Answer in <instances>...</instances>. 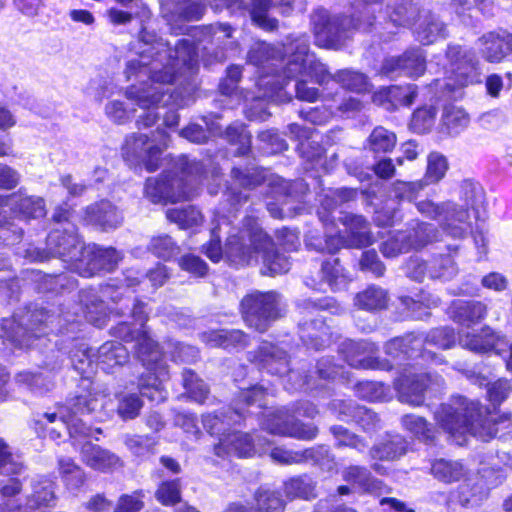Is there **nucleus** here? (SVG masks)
<instances>
[{"label":"nucleus","mask_w":512,"mask_h":512,"mask_svg":"<svg viewBox=\"0 0 512 512\" xmlns=\"http://www.w3.org/2000/svg\"><path fill=\"white\" fill-rule=\"evenodd\" d=\"M141 42L138 57L126 64L125 76L128 81L143 76H148V80L127 87L125 96L145 110L137 124L148 128L159 119L155 109L168 92L162 86L172 84L178 76L192 75L197 69V54L195 46L187 39L179 40L172 49L168 41L143 32Z\"/></svg>","instance_id":"obj_1"},{"label":"nucleus","mask_w":512,"mask_h":512,"mask_svg":"<svg viewBox=\"0 0 512 512\" xmlns=\"http://www.w3.org/2000/svg\"><path fill=\"white\" fill-rule=\"evenodd\" d=\"M352 17L331 16L324 9L312 15L315 42L318 46L339 49L356 30L368 31L376 20L375 13L394 26H405L415 21L417 7L411 0H354Z\"/></svg>","instance_id":"obj_2"},{"label":"nucleus","mask_w":512,"mask_h":512,"mask_svg":"<svg viewBox=\"0 0 512 512\" xmlns=\"http://www.w3.org/2000/svg\"><path fill=\"white\" fill-rule=\"evenodd\" d=\"M224 254L236 265H249L257 262L261 255L264 275L286 273L290 269L289 259L274 250L270 237L256 224L240 231L239 235H231L227 239Z\"/></svg>","instance_id":"obj_3"},{"label":"nucleus","mask_w":512,"mask_h":512,"mask_svg":"<svg viewBox=\"0 0 512 512\" xmlns=\"http://www.w3.org/2000/svg\"><path fill=\"white\" fill-rule=\"evenodd\" d=\"M290 53L286 67L284 69V78L279 75H265L260 77L258 86L264 89L262 97L276 102L288 100L283 91L286 85V78L306 75L315 79L322 85L334 80V75L329 73L325 65L318 61L314 54L309 53V45L306 37H301L291 42L285 49Z\"/></svg>","instance_id":"obj_4"},{"label":"nucleus","mask_w":512,"mask_h":512,"mask_svg":"<svg viewBox=\"0 0 512 512\" xmlns=\"http://www.w3.org/2000/svg\"><path fill=\"white\" fill-rule=\"evenodd\" d=\"M509 421V416L496 421L488 409L479 403L457 396L450 400V438L459 446L467 443L468 437L487 442L497 432L496 424Z\"/></svg>","instance_id":"obj_5"},{"label":"nucleus","mask_w":512,"mask_h":512,"mask_svg":"<svg viewBox=\"0 0 512 512\" xmlns=\"http://www.w3.org/2000/svg\"><path fill=\"white\" fill-rule=\"evenodd\" d=\"M176 167L181 176L169 174L146 181L145 195L151 202L176 203L190 200L198 194L197 181L193 176L200 172L201 165L181 156Z\"/></svg>","instance_id":"obj_6"},{"label":"nucleus","mask_w":512,"mask_h":512,"mask_svg":"<svg viewBox=\"0 0 512 512\" xmlns=\"http://www.w3.org/2000/svg\"><path fill=\"white\" fill-rule=\"evenodd\" d=\"M116 336L126 342L134 341L137 357L149 371H153V377H149L147 382L143 378L140 379L141 395L152 401H163L166 396L161 382L167 373L161 364L162 353L158 345L150 338L146 330L135 334L126 323H121L118 326Z\"/></svg>","instance_id":"obj_7"},{"label":"nucleus","mask_w":512,"mask_h":512,"mask_svg":"<svg viewBox=\"0 0 512 512\" xmlns=\"http://www.w3.org/2000/svg\"><path fill=\"white\" fill-rule=\"evenodd\" d=\"M450 236L463 237L472 227V217L478 220L485 210L486 194L473 179L456 181L450 199Z\"/></svg>","instance_id":"obj_8"},{"label":"nucleus","mask_w":512,"mask_h":512,"mask_svg":"<svg viewBox=\"0 0 512 512\" xmlns=\"http://www.w3.org/2000/svg\"><path fill=\"white\" fill-rule=\"evenodd\" d=\"M241 311L248 326L265 332L271 322L282 316L281 297L273 291H254L242 299Z\"/></svg>","instance_id":"obj_9"},{"label":"nucleus","mask_w":512,"mask_h":512,"mask_svg":"<svg viewBox=\"0 0 512 512\" xmlns=\"http://www.w3.org/2000/svg\"><path fill=\"white\" fill-rule=\"evenodd\" d=\"M72 408V406L59 405L57 406V411L55 412H45L35 415L32 420L34 430L39 436L46 437L48 434L52 439L61 437V431L58 430L57 427L68 430L71 437L90 436V427L82 425V428L79 429L78 423L71 422L69 409Z\"/></svg>","instance_id":"obj_10"},{"label":"nucleus","mask_w":512,"mask_h":512,"mask_svg":"<svg viewBox=\"0 0 512 512\" xmlns=\"http://www.w3.org/2000/svg\"><path fill=\"white\" fill-rule=\"evenodd\" d=\"M475 51L456 46L450 49V88H463L481 82V67Z\"/></svg>","instance_id":"obj_11"},{"label":"nucleus","mask_w":512,"mask_h":512,"mask_svg":"<svg viewBox=\"0 0 512 512\" xmlns=\"http://www.w3.org/2000/svg\"><path fill=\"white\" fill-rule=\"evenodd\" d=\"M436 382L437 379H433L428 373L405 372L395 382L398 399L402 403L420 406L424 403L425 392L436 391L437 388L440 387L444 389V384H438Z\"/></svg>","instance_id":"obj_12"},{"label":"nucleus","mask_w":512,"mask_h":512,"mask_svg":"<svg viewBox=\"0 0 512 512\" xmlns=\"http://www.w3.org/2000/svg\"><path fill=\"white\" fill-rule=\"evenodd\" d=\"M47 248L51 256L65 262L82 261L85 250L75 230L67 228H54L47 237Z\"/></svg>","instance_id":"obj_13"},{"label":"nucleus","mask_w":512,"mask_h":512,"mask_svg":"<svg viewBox=\"0 0 512 512\" xmlns=\"http://www.w3.org/2000/svg\"><path fill=\"white\" fill-rule=\"evenodd\" d=\"M376 347L366 341H346L342 345V352L348 364L358 369H390L391 366L374 357Z\"/></svg>","instance_id":"obj_14"},{"label":"nucleus","mask_w":512,"mask_h":512,"mask_svg":"<svg viewBox=\"0 0 512 512\" xmlns=\"http://www.w3.org/2000/svg\"><path fill=\"white\" fill-rule=\"evenodd\" d=\"M425 71V59L419 50L405 52L401 56H392L384 60L381 68L383 74L393 73L418 77Z\"/></svg>","instance_id":"obj_15"},{"label":"nucleus","mask_w":512,"mask_h":512,"mask_svg":"<svg viewBox=\"0 0 512 512\" xmlns=\"http://www.w3.org/2000/svg\"><path fill=\"white\" fill-rule=\"evenodd\" d=\"M459 345L477 353L498 350L505 343V337L489 326L483 327L477 333L461 331L458 333Z\"/></svg>","instance_id":"obj_16"},{"label":"nucleus","mask_w":512,"mask_h":512,"mask_svg":"<svg viewBox=\"0 0 512 512\" xmlns=\"http://www.w3.org/2000/svg\"><path fill=\"white\" fill-rule=\"evenodd\" d=\"M6 206L14 219L30 220L41 218L46 214L44 199L38 196L14 193L6 199Z\"/></svg>","instance_id":"obj_17"},{"label":"nucleus","mask_w":512,"mask_h":512,"mask_svg":"<svg viewBox=\"0 0 512 512\" xmlns=\"http://www.w3.org/2000/svg\"><path fill=\"white\" fill-rule=\"evenodd\" d=\"M251 361L268 369L272 374L282 376L289 372V361L286 351L270 342H262L258 349L253 352Z\"/></svg>","instance_id":"obj_18"},{"label":"nucleus","mask_w":512,"mask_h":512,"mask_svg":"<svg viewBox=\"0 0 512 512\" xmlns=\"http://www.w3.org/2000/svg\"><path fill=\"white\" fill-rule=\"evenodd\" d=\"M479 54L488 63L498 64L512 53L509 35L501 36L495 32H488L477 39Z\"/></svg>","instance_id":"obj_19"},{"label":"nucleus","mask_w":512,"mask_h":512,"mask_svg":"<svg viewBox=\"0 0 512 512\" xmlns=\"http://www.w3.org/2000/svg\"><path fill=\"white\" fill-rule=\"evenodd\" d=\"M320 279L316 280L310 278L306 280V285L314 290L326 291L324 288L327 285L332 291L344 289L349 279L343 273V268L340 265L338 258L326 260L322 263L319 272Z\"/></svg>","instance_id":"obj_20"},{"label":"nucleus","mask_w":512,"mask_h":512,"mask_svg":"<svg viewBox=\"0 0 512 512\" xmlns=\"http://www.w3.org/2000/svg\"><path fill=\"white\" fill-rule=\"evenodd\" d=\"M267 429L278 435L290 436L301 440H311L317 435V428L306 425L293 417L279 413L267 425Z\"/></svg>","instance_id":"obj_21"},{"label":"nucleus","mask_w":512,"mask_h":512,"mask_svg":"<svg viewBox=\"0 0 512 512\" xmlns=\"http://www.w3.org/2000/svg\"><path fill=\"white\" fill-rule=\"evenodd\" d=\"M123 155L127 159H144L146 155L150 159L146 163L148 171H154L158 167L156 155L160 154L161 148L158 145H150L149 137L145 134H133L126 138L123 146Z\"/></svg>","instance_id":"obj_22"},{"label":"nucleus","mask_w":512,"mask_h":512,"mask_svg":"<svg viewBox=\"0 0 512 512\" xmlns=\"http://www.w3.org/2000/svg\"><path fill=\"white\" fill-rule=\"evenodd\" d=\"M347 228L346 244L349 247L361 248L372 243V236L368 229V223L360 215L345 214L339 218Z\"/></svg>","instance_id":"obj_23"},{"label":"nucleus","mask_w":512,"mask_h":512,"mask_svg":"<svg viewBox=\"0 0 512 512\" xmlns=\"http://www.w3.org/2000/svg\"><path fill=\"white\" fill-rule=\"evenodd\" d=\"M86 219L103 230H108L118 227L122 223L123 217L109 201H101L87 207Z\"/></svg>","instance_id":"obj_24"},{"label":"nucleus","mask_w":512,"mask_h":512,"mask_svg":"<svg viewBox=\"0 0 512 512\" xmlns=\"http://www.w3.org/2000/svg\"><path fill=\"white\" fill-rule=\"evenodd\" d=\"M81 459L92 469L103 472L120 465V459L117 455L92 443H85L82 446Z\"/></svg>","instance_id":"obj_25"},{"label":"nucleus","mask_w":512,"mask_h":512,"mask_svg":"<svg viewBox=\"0 0 512 512\" xmlns=\"http://www.w3.org/2000/svg\"><path fill=\"white\" fill-rule=\"evenodd\" d=\"M253 449L252 440L248 434L234 431L228 433L225 437L219 439L214 450L218 456L236 455L238 457H247Z\"/></svg>","instance_id":"obj_26"},{"label":"nucleus","mask_w":512,"mask_h":512,"mask_svg":"<svg viewBox=\"0 0 512 512\" xmlns=\"http://www.w3.org/2000/svg\"><path fill=\"white\" fill-rule=\"evenodd\" d=\"M293 0H253L251 17L259 27L272 31L277 28L278 20L268 16L267 12L271 7L282 8L281 13L290 10Z\"/></svg>","instance_id":"obj_27"},{"label":"nucleus","mask_w":512,"mask_h":512,"mask_svg":"<svg viewBox=\"0 0 512 512\" xmlns=\"http://www.w3.org/2000/svg\"><path fill=\"white\" fill-rule=\"evenodd\" d=\"M242 414L238 410L227 408L213 414L203 416L204 428L211 435L225 437L232 425L240 423Z\"/></svg>","instance_id":"obj_28"},{"label":"nucleus","mask_w":512,"mask_h":512,"mask_svg":"<svg viewBox=\"0 0 512 512\" xmlns=\"http://www.w3.org/2000/svg\"><path fill=\"white\" fill-rule=\"evenodd\" d=\"M82 257L89 258L88 265L91 271H112L122 258L121 254L112 247L102 248L96 246L86 248ZM92 274L93 272L86 276L89 277Z\"/></svg>","instance_id":"obj_29"},{"label":"nucleus","mask_w":512,"mask_h":512,"mask_svg":"<svg viewBox=\"0 0 512 512\" xmlns=\"http://www.w3.org/2000/svg\"><path fill=\"white\" fill-rule=\"evenodd\" d=\"M452 308L453 319L467 328L484 319L487 314L486 305L480 301L457 300L452 303Z\"/></svg>","instance_id":"obj_30"},{"label":"nucleus","mask_w":512,"mask_h":512,"mask_svg":"<svg viewBox=\"0 0 512 512\" xmlns=\"http://www.w3.org/2000/svg\"><path fill=\"white\" fill-rule=\"evenodd\" d=\"M128 358L127 348L116 341L106 342L98 349L97 362L104 371L125 364Z\"/></svg>","instance_id":"obj_31"},{"label":"nucleus","mask_w":512,"mask_h":512,"mask_svg":"<svg viewBox=\"0 0 512 512\" xmlns=\"http://www.w3.org/2000/svg\"><path fill=\"white\" fill-rule=\"evenodd\" d=\"M328 455V449L324 446H320L316 449L311 448L303 452H294L286 450L284 448L276 447L272 449L270 456L273 461L279 464H295L300 463L304 460L311 459L315 462H320L321 459Z\"/></svg>","instance_id":"obj_32"},{"label":"nucleus","mask_w":512,"mask_h":512,"mask_svg":"<svg viewBox=\"0 0 512 512\" xmlns=\"http://www.w3.org/2000/svg\"><path fill=\"white\" fill-rule=\"evenodd\" d=\"M423 347V339L413 334L404 337L394 338L387 342L385 351L393 358H398L401 355L412 358L417 356Z\"/></svg>","instance_id":"obj_33"},{"label":"nucleus","mask_w":512,"mask_h":512,"mask_svg":"<svg viewBox=\"0 0 512 512\" xmlns=\"http://www.w3.org/2000/svg\"><path fill=\"white\" fill-rule=\"evenodd\" d=\"M414 233V231H399L381 245V252L385 257H396L401 253L408 252L411 248L422 246L423 242L413 239Z\"/></svg>","instance_id":"obj_34"},{"label":"nucleus","mask_w":512,"mask_h":512,"mask_svg":"<svg viewBox=\"0 0 512 512\" xmlns=\"http://www.w3.org/2000/svg\"><path fill=\"white\" fill-rule=\"evenodd\" d=\"M64 406H72V409H69V414L71 415V422L78 423L79 429L82 428V421L78 419L79 415L89 414L95 411L99 406L98 398L91 394L86 393L84 395H79L73 398H69L66 400Z\"/></svg>","instance_id":"obj_35"},{"label":"nucleus","mask_w":512,"mask_h":512,"mask_svg":"<svg viewBox=\"0 0 512 512\" xmlns=\"http://www.w3.org/2000/svg\"><path fill=\"white\" fill-rule=\"evenodd\" d=\"M387 302V292L376 286L368 287L355 297V305L367 311L383 309L387 306Z\"/></svg>","instance_id":"obj_36"},{"label":"nucleus","mask_w":512,"mask_h":512,"mask_svg":"<svg viewBox=\"0 0 512 512\" xmlns=\"http://www.w3.org/2000/svg\"><path fill=\"white\" fill-rule=\"evenodd\" d=\"M55 494L53 483L42 480L33 484V493L27 500V508L31 510L41 509L53 505Z\"/></svg>","instance_id":"obj_37"},{"label":"nucleus","mask_w":512,"mask_h":512,"mask_svg":"<svg viewBox=\"0 0 512 512\" xmlns=\"http://www.w3.org/2000/svg\"><path fill=\"white\" fill-rule=\"evenodd\" d=\"M405 452V442L399 436L383 441L370 450L371 457L379 460H395L405 454Z\"/></svg>","instance_id":"obj_38"},{"label":"nucleus","mask_w":512,"mask_h":512,"mask_svg":"<svg viewBox=\"0 0 512 512\" xmlns=\"http://www.w3.org/2000/svg\"><path fill=\"white\" fill-rule=\"evenodd\" d=\"M166 217L170 222L177 224L182 229L198 226L203 221L201 212L193 206L170 208L166 211Z\"/></svg>","instance_id":"obj_39"},{"label":"nucleus","mask_w":512,"mask_h":512,"mask_svg":"<svg viewBox=\"0 0 512 512\" xmlns=\"http://www.w3.org/2000/svg\"><path fill=\"white\" fill-rule=\"evenodd\" d=\"M315 485L307 476L296 477L284 484V492L289 499H310L315 497Z\"/></svg>","instance_id":"obj_40"},{"label":"nucleus","mask_w":512,"mask_h":512,"mask_svg":"<svg viewBox=\"0 0 512 512\" xmlns=\"http://www.w3.org/2000/svg\"><path fill=\"white\" fill-rule=\"evenodd\" d=\"M59 473L69 489H77L83 485L85 476L83 470L69 457L58 460Z\"/></svg>","instance_id":"obj_41"},{"label":"nucleus","mask_w":512,"mask_h":512,"mask_svg":"<svg viewBox=\"0 0 512 512\" xmlns=\"http://www.w3.org/2000/svg\"><path fill=\"white\" fill-rule=\"evenodd\" d=\"M254 498L259 512H282L284 508V500L277 491L260 488Z\"/></svg>","instance_id":"obj_42"},{"label":"nucleus","mask_w":512,"mask_h":512,"mask_svg":"<svg viewBox=\"0 0 512 512\" xmlns=\"http://www.w3.org/2000/svg\"><path fill=\"white\" fill-rule=\"evenodd\" d=\"M396 141V135L393 132L383 127H376L368 138V145L373 152L387 153L394 148Z\"/></svg>","instance_id":"obj_43"},{"label":"nucleus","mask_w":512,"mask_h":512,"mask_svg":"<svg viewBox=\"0 0 512 512\" xmlns=\"http://www.w3.org/2000/svg\"><path fill=\"white\" fill-rule=\"evenodd\" d=\"M117 400V414L123 420L136 418L143 406L141 398L134 393H121L117 395Z\"/></svg>","instance_id":"obj_44"},{"label":"nucleus","mask_w":512,"mask_h":512,"mask_svg":"<svg viewBox=\"0 0 512 512\" xmlns=\"http://www.w3.org/2000/svg\"><path fill=\"white\" fill-rule=\"evenodd\" d=\"M334 81L339 83L343 88L361 93L368 90V81L364 74L351 71L341 70L334 74Z\"/></svg>","instance_id":"obj_45"},{"label":"nucleus","mask_w":512,"mask_h":512,"mask_svg":"<svg viewBox=\"0 0 512 512\" xmlns=\"http://www.w3.org/2000/svg\"><path fill=\"white\" fill-rule=\"evenodd\" d=\"M172 4V12L184 20H198L206 7L202 0H172Z\"/></svg>","instance_id":"obj_46"},{"label":"nucleus","mask_w":512,"mask_h":512,"mask_svg":"<svg viewBox=\"0 0 512 512\" xmlns=\"http://www.w3.org/2000/svg\"><path fill=\"white\" fill-rule=\"evenodd\" d=\"M183 386L189 397L198 403H203L209 394L208 386L191 370L183 372Z\"/></svg>","instance_id":"obj_47"},{"label":"nucleus","mask_w":512,"mask_h":512,"mask_svg":"<svg viewBox=\"0 0 512 512\" xmlns=\"http://www.w3.org/2000/svg\"><path fill=\"white\" fill-rule=\"evenodd\" d=\"M155 498L162 505H175L181 500V482L179 479L163 481L155 491Z\"/></svg>","instance_id":"obj_48"},{"label":"nucleus","mask_w":512,"mask_h":512,"mask_svg":"<svg viewBox=\"0 0 512 512\" xmlns=\"http://www.w3.org/2000/svg\"><path fill=\"white\" fill-rule=\"evenodd\" d=\"M23 237V229L11 220L6 211L0 209V240L6 245H14Z\"/></svg>","instance_id":"obj_49"},{"label":"nucleus","mask_w":512,"mask_h":512,"mask_svg":"<svg viewBox=\"0 0 512 512\" xmlns=\"http://www.w3.org/2000/svg\"><path fill=\"white\" fill-rule=\"evenodd\" d=\"M148 248L155 256L164 260H169L179 253V247L168 235L152 238Z\"/></svg>","instance_id":"obj_50"},{"label":"nucleus","mask_w":512,"mask_h":512,"mask_svg":"<svg viewBox=\"0 0 512 512\" xmlns=\"http://www.w3.org/2000/svg\"><path fill=\"white\" fill-rule=\"evenodd\" d=\"M232 176L235 186H241L245 189H253L266 180L265 172L262 169H253L244 173L238 168L232 170Z\"/></svg>","instance_id":"obj_51"},{"label":"nucleus","mask_w":512,"mask_h":512,"mask_svg":"<svg viewBox=\"0 0 512 512\" xmlns=\"http://www.w3.org/2000/svg\"><path fill=\"white\" fill-rule=\"evenodd\" d=\"M435 116L434 108H420L413 113L410 127L416 133H425L434 125Z\"/></svg>","instance_id":"obj_52"},{"label":"nucleus","mask_w":512,"mask_h":512,"mask_svg":"<svg viewBox=\"0 0 512 512\" xmlns=\"http://www.w3.org/2000/svg\"><path fill=\"white\" fill-rule=\"evenodd\" d=\"M441 31L442 26L434 17L425 18L416 28L418 40L425 45L433 43Z\"/></svg>","instance_id":"obj_53"},{"label":"nucleus","mask_w":512,"mask_h":512,"mask_svg":"<svg viewBox=\"0 0 512 512\" xmlns=\"http://www.w3.org/2000/svg\"><path fill=\"white\" fill-rule=\"evenodd\" d=\"M276 51L273 47L265 42L254 43L248 54L247 60L255 66H261L265 62L273 61L275 59Z\"/></svg>","instance_id":"obj_54"},{"label":"nucleus","mask_w":512,"mask_h":512,"mask_svg":"<svg viewBox=\"0 0 512 512\" xmlns=\"http://www.w3.org/2000/svg\"><path fill=\"white\" fill-rule=\"evenodd\" d=\"M331 432L336 438V445L338 447L347 446L354 448L358 451H363L367 445L356 435L351 434L342 426H334L331 428Z\"/></svg>","instance_id":"obj_55"},{"label":"nucleus","mask_w":512,"mask_h":512,"mask_svg":"<svg viewBox=\"0 0 512 512\" xmlns=\"http://www.w3.org/2000/svg\"><path fill=\"white\" fill-rule=\"evenodd\" d=\"M357 392L360 397L368 401H380L386 396V389L383 384L371 381L359 383Z\"/></svg>","instance_id":"obj_56"},{"label":"nucleus","mask_w":512,"mask_h":512,"mask_svg":"<svg viewBox=\"0 0 512 512\" xmlns=\"http://www.w3.org/2000/svg\"><path fill=\"white\" fill-rule=\"evenodd\" d=\"M447 169V163L444 156L438 153H431L428 158V167H427V178L436 182L444 177Z\"/></svg>","instance_id":"obj_57"},{"label":"nucleus","mask_w":512,"mask_h":512,"mask_svg":"<svg viewBox=\"0 0 512 512\" xmlns=\"http://www.w3.org/2000/svg\"><path fill=\"white\" fill-rule=\"evenodd\" d=\"M423 188L420 182L396 181L392 185V191L396 198L400 200L412 201L416 198L418 192Z\"/></svg>","instance_id":"obj_58"},{"label":"nucleus","mask_w":512,"mask_h":512,"mask_svg":"<svg viewBox=\"0 0 512 512\" xmlns=\"http://www.w3.org/2000/svg\"><path fill=\"white\" fill-rule=\"evenodd\" d=\"M143 493L136 491L131 495H122L114 509V512H139L143 508Z\"/></svg>","instance_id":"obj_59"},{"label":"nucleus","mask_w":512,"mask_h":512,"mask_svg":"<svg viewBox=\"0 0 512 512\" xmlns=\"http://www.w3.org/2000/svg\"><path fill=\"white\" fill-rule=\"evenodd\" d=\"M359 264L361 270L371 272L376 277L382 276L385 272V266L374 250L363 252Z\"/></svg>","instance_id":"obj_60"},{"label":"nucleus","mask_w":512,"mask_h":512,"mask_svg":"<svg viewBox=\"0 0 512 512\" xmlns=\"http://www.w3.org/2000/svg\"><path fill=\"white\" fill-rule=\"evenodd\" d=\"M470 481L471 479H464V481L457 487L458 499L463 506L468 505L469 503L477 504L483 496V492L479 487H473L470 489Z\"/></svg>","instance_id":"obj_61"},{"label":"nucleus","mask_w":512,"mask_h":512,"mask_svg":"<svg viewBox=\"0 0 512 512\" xmlns=\"http://www.w3.org/2000/svg\"><path fill=\"white\" fill-rule=\"evenodd\" d=\"M302 331V338L307 337L311 341L320 338L322 335H329V328L321 319H312L310 322L299 324Z\"/></svg>","instance_id":"obj_62"},{"label":"nucleus","mask_w":512,"mask_h":512,"mask_svg":"<svg viewBox=\"0 0 512 512\" xmlns=\"http://www.w3.org/2000/svg\"><path fill=\"white\" fill-rule=\"evenodd\" d=\"M344 478L345 480L358 484L365 489H370L372 487L370 473L364 467L350 466L345 470Z\"/></svg>","instance_id":"obj_63"},{"label":"nucleus","mask_w":512,"mask_h":512,"mask_svg":"<svg viewBox=\"0 0 512 512\" xmlns=\"http://www.w3.org/2000/svg\"><path fill=\"white\" fill-rule=\"evenodd\" d=\"M181 269L192 273L198 277H203L207 272L206 263L198 256L184 255L179 259Z\"/></svg>","instance_id":"obj_64"}]
</instances>
